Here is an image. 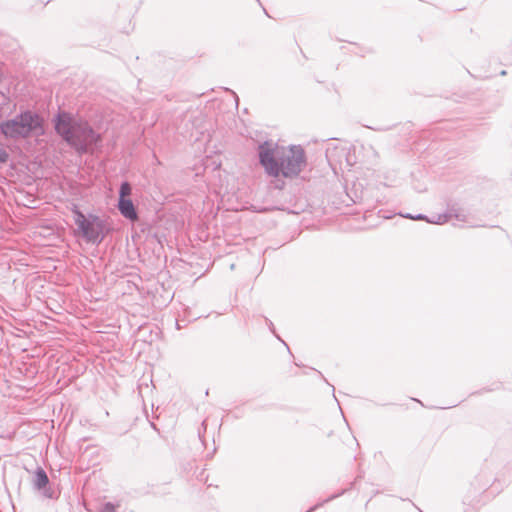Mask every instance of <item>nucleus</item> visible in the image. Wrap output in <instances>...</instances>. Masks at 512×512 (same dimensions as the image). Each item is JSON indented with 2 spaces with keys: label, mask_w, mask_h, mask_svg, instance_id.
Wrapping results in <instances>:
<instances>
[{
  "label": "nucleus",
  "mask_w": 512,
  "mask_h": 512,
  "mask_svg": "<svg viewBox=\"0 0 512 512\" xmlns=\"http://www.w3.org/2000/svg\"><path fill=\"white\" fill-rule=\"evenodd\" d=\"M260 163L270 176L277 177L280 173L285 177L297 176L305 163L304 151L299 146L289 149L265 142L259 146Z\"/></svg>",
  "instance_id": "nucleus-1"
},
{
  "label": "nucleus",
  "mask_w": 512,
  "mask_h": 512,
  "mask_svg": "<svg viewBox=\"0 0 512 512\" xmlns=\"http://www.w3.org/2000/svg\"><path fill=\"white\" fill-rule=\"evenodd\" d=\"M55 129L65 141L79 152L88 151L99 136L85 122H76L67 114H60Z\"/></svg>",
  "instance_id": "nucleus-2"
},
{
  "label": "nucleus",
  "mask_w": 512,
  "mask_h": 512,
  "mask_svg": "<svg viewBox=\"0 0 512 512\" xmlns=\"http://www.w3.org/2000/svg\"><path fill=\"white\" fill-rule=\"evenodd\" d=\"M0 131L10 139H25L44 135V120L37 113L26 110L0 124Z\"/></svg>",
  "instance_id": "nucleus-3"
},
{
  "label": "nucleus",
  "mask_w": 512,
  "mask_h": 512,
  "mask_svg": "<svg viewBox=\"0 0 512 512\" xmlns=\"http://www.w3.org/2000/svg\"><path fill=\"white\" fill-rule=\"evenodd\" d=\"M74 222L77 225L78 231L89 242L100 241V234L102 226L97 218H86L77 209L73 210Z\"/></svg>",
  "instance_id": "nucleus-4"
},
{
  "label": "nucleus",
  "mask_w": 512,
  "mask_h": 512,
  "mask_svg": "<svg viewBox=\"0 0 512 512\" xmlns=\"http://www.w3.org/2000/svg\"><path fill=\"white\" fill-rule=\"evenodd\" d=\"M118 209L126 219H129L131 221H135L138 219V215L135 210L134 204L130 199H119Z\"/></svg>",
  "instance_id": "nucleus-5"
},
{
  "label": "nucleus",
  "mask_w": 512,
  "mask_h": 512,
  "mask_svg": "<svg viewBox=\"0 0 512 512\" xmlns=\"http://www.w3.org/2000/svg\"><path fill=\"white\" fill-rule=\"evenodd\" d=\"M402 216L405 217V218H408V219H413V220H426L427 222L433 223V224H444L451 217V215L450 216H448V215H436V216H433L432 218H426L422 214H419V215H416V216H413L411 214H407V215H402Z\"/></svg>",
  "instance_id": "nucleus-6"
},
{
  "label": "nucleus",
  "mask_w": 512,
  "mask_h": 512,
  "mask_svg": "<svg viewBox=\"0 0 512 512\" xmlns=\"http://www.w3.org/2000/svg\"><path fill=\"white\" fill-rule=\"evenodd\" d=\"M48 482L49 479L46 472L41 468L37 469L33 478L34 486L40 490L44 488L48 484Z\"/></svg>",
  "instance_id": "nucleus-7"
},
{
  "label": "nucleus",
  "mask_w": 512,
  "mask_h": 512,
  "mask_svg": "<svg viewBox=\"0 0 512 512\" xmlns=\"http://www.w3.org/2000/svg\"><path fill=\"white\" fill-rule=\"evenodd\" d=\"M131 191L132 188L128 182L122 183L119 191V199H128L127 197L130 196Z\"/></svg>",
  "instance_id": "nucleus-8"
},
{
  "label": "nucleus",
  "mask_w": 512,
  "mask_h": 512,
  "mask_svg": "<svg viewBox=\"0 0 512 512\" xmlns=\"http://www.w3.org/2000/svg\"><path fill=\"white\" fill-rule=\"evenodd\" d=\"M101 512H115V507L111 503H106Z\"/></svg>",
  "instance_id": "nucleus-9"
},
{
  "label": "nucleus",
  "mask_w": 512,
  "mask_h": 512,
  "mask_svg": "<svg viewBox=\"0 0 512 512\" xmlns=\"http://www.w3.org/2000/svg\"><path fill=\"white\" fill-rule=\"evenodd\" d=\"M6 158H7V154L5 153V151L0 149V162H5Z\"/></svg>",
  "instance_id": "nucleus-10"
}]
</instances>
